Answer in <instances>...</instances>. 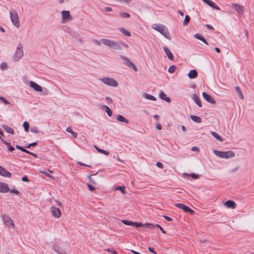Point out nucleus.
I'll use <instances>...</instances> for the list:
<instances>
[{"label":"nucleus","mask_w":254,"mask_h":254,"mask_svg":"<svg viewBox=\"0 0 254 254\" xmlns=\"http://www.w3.org/2000/svg\"><path fill=\"white\" fill-rule=\"evenodd\" d=\"M101 41L103 45L108 47L112 51H121L123 47L128 48V45L127 43L121 41H115L108 39H102Z\"/></svg>","instance_id":"obj_1"},{"label":"nucleus","mask_w":254,"mask_h":254,"mask_svg":"<svg viewBox=\"0 0 254 254\" xmlns=\"http://www.w3.org/2000/svg\"><path fill=\"white\" fill-rule=\"evenodd\" d=\"M152 28L160 33L166 38L169 40L171 39V37L168 28L164 25L161 24H154L152 25Z\"/></svg>","instance_id":"obj_2"},{"label":"nucleus","mask_w":254,"mask_h":254,"mask_svg":"<svg viewBox=\"0 0 254 254\" xmlns=\"http://www.w3.org/2000/svg\"><path fill=\"white\" fill-rule=\"evenodd\" d=\"M214 154L218 157L224 159H229L234 157L235 155L234 152L231 150L227 151H221L217 150H213Z\"/></svg>","instance_id":"obj_3"},{"label":"nucleus","mask_w":254,"mask_h":254,"mask_svg":"<svg viewBox=\"0 0 254 254\" xmlns=\"http://www.w3.org/2000/svg\"><path fill=\"white\" fill-rule=\"evenodd\" d=\"M23 46L21 43H19L18 47L13 56L12 59L13 61H19L23 56Z\"/></svg>","instance_id":"obj_4"},{"label":"nucleus","mask_w":254,"mask_h":254,"mask_svg":"<svg viewBox=\"0 0 254 254\" xmlns=\"http://www.w3.org/2000/svg\"><path fill=\"white\" fill-rule=\"evenodd\" d=\"M10 20L13 23V24L17 28H19L20 27V22L18 16V14L17 12L15 10L13 12H10Z\"/></svg>","instance_id":"obj_5"},{"label":"nucleus","mask_w":254,"mask_h":254,"mask_svg":"<svg viewBox=\"0 0 254 254\" xmlns=\"http://www.w3.org/2000/svg\"><path fill=\"white\" fill-rule=\"evenodd\" d=\"M174 206L182 209L185 212L190 213L191 215H193L195 213V211L193 210L183 203H175Z\"/></svg>","instance_id":"obj_6"},{"label":"nucleus","mask_w":254,"mask_h":254,"mask_svg":"<svg viewBox=\"0 0 254 254\" xmlns=\"http://www.w3.org/2000/svg\"><path fill=\"white\" fill-rule=\"evenodd\" d=\"M101 80L104 83L110 86L117 87L118 85L117 81L112 78L105 77L102 78Z\"/></svg>","instance_id":"obj_7"},{"label":"nucleus","mask_w":254,"mask_h":254,"mask_svg":"<svg viewBox=\"0 0 254 254\" xmlns=\"http://www.w3.org/2000/svg\"><path fill=\"white\" fill-rule=\"evenodd\" d=\"M2 219L4 224L8 228L13 227L14 224L12 219L8 215L3 214L1 215Z\"/></svg>","instance_id":"obj_8"},{"label":"nucleus","mask_w":254,"mask_h":254,"mask_svg":"<svg viewBox=\"0 0 254 254\" xmlns=\"http://www.w3.org/2000/svg\"><path fill=\"white\" fill-rule=\"evenodd\" d=\"M61 13L63 22H65L66 21H69L71 19L72 17L70 14L69 11L63 10Z\"/></svg>","instance_id":"obj_9"},{"label":"nucleus","mask_w":254,"mask_h":254,"mask_svg":"<svg viewBox=\"0 0 254 254\" xmlns=\"http://www.w3.org/2000/svg\"><path fill=\"white\" fill-rule=\"evenodd\" d=\"M51 211L52 215L57 218H60L62 215L61 211L60 208L55 206H52L51 207Z\"/></svg>","instance_id":"obj_10"},{"label":"nucleus","mask_w":254,"mask_h":254,"mask_svg":"<svg viewBox=\"0 0 254 254\" xmlns=\"http://www.w3.org/2000/svg\"><path fill=\"white\" fill-rule=\"evenodd\" d=\"M67 32L70 34L71 36H72L73 38H75L77 42H78L79 43L82 42V38L79 35V34L77 32L72 31L70 29L69 31H68Z\"/></svg>","instance_id":"obj_11"},{"label":"nucleus","mask_w":254,"mask_h":254,"mask_svg":"<svg viewBox=\"0 0 254 254\" xmlns=\"http://www.w3.org/2000/svg\"><path fill=\"white\" fill-rule=\"evenodd\" d=\"M203 98L208 103L212 104H215L216 103L215 100L212 97L211 95L207 94L205 92H203L202 93Z\"/></svg>","instance_id":"obj_12"},{"label":"nucleus","mask_w":254,"mask_h":254,"mask_svg":"<svg viewBox=\"0 0 254 254\" xmlns=\"http://www.w3.org/2000/svg\"><path fill=\"white\" fill-rule=\"evenodd\" d=\"M29 84V86L33 88L35 91L38 92H41L42 91V87L33 81H30Z\"/></svg>","instance_id":"obj_13"},{"label":"nucleus","mask_w":254,"mask_h":254,"mask_svg":"<svg viewBox=\"0 0 254 254\" xmlns=\"http://www.w3.org/2000/svg\"><path fill=\"white\" fill-rule=\"evenodd\" d=\"M10 190L8 185L5 183L0 182V192L6 193Z\"/></svg>","instance_id":"obj_14"},{"label":"nucleus","mask_w":254,"mask_h":254,"mask_svg":"<svg viewBox=\"0 0 254 254\" xmlns=\"http://www.w3.org/2000/svg\"><path fill=\"white\" fill-rule=\"evenodd\" d=\"M0 175L7 178H10L12 176L10 172L8 171L1 166H0Z\"/></svg>","instance_id":"obj_15"},{"label":"nucleus","mask_w":254,"mask_h":254,"mask_svg":"<svg viewBox=\"0 0 254 254\" xmlns=\"http://www.w3.org/2000/svg\"><path fill=\"white\" fill-rule=\"evenodd\" d=\"M202 1L209 5L210 7L216 9V10H220V8L217 6L213 1L211 0H202Z\"/></svg>","instance_id":"obj_16"},{"label":"nucleus","mask_w":254,"mask_h":254,"mask_svg":"<svg viewBox=\"0 0 254 254\" xmlns=\"http://www.w3.org/2000/svg\"><path fill=\"white\" fill-rule=\"evenodd\" d=\"M52 249L55 252L58 254H66L65 252L63 249L59 247V246L56 244L53 245Z\"/></svg>","instance_id":"obj_17"},{"label":"nucleus","mask_w":254,"mask_h":254,"mask_svg":"<svg viewBox=\"0 0 254 254\" xmlns=\"http://www.w3.org/2000/svg\"><path fill=\"white\" fill-rule=\"evenodd\" d=\"M232 5L239 14L243 13L244 11V7L243 6L240 5L238 3H232Z\"/></svg>","instance_id":"obj_18"},{"label":"nucleus","mask_w":254,"mask_h":254,"mask_svg":"<svg viewBox=\"0 0 254 254\" xmlns=\"http://www.w3.org/2000/svg\"><path fill=\"white\" fill-rule=\"evenodd\" d=\"M224 205L228 208L234 209L236 207V203L231 200H228L225 202Z\"/></svg>","instance_id":"obj_19"},{"label":"nucleus","mask_w":254,"mask_h":254,"mask_svg":"<svg viewBox=\"0 0 254 254\" xmlns=\"http://www.w3.org/2000/svg\"><path fill=\"white\" fill-rule=\"evenodd\" d=\"M159 96L162 100H164L168 103H170L171 102L170 98L167 97L166 94L162 90L160 91Z\"/></svg>","instance_id":"obj_20"},{"label":"nucleus","mask_w":254,"mask_h":254,"mask_svg":"<svg viewBox=\"0 0 254 254\" xmlns=\"http://www.w3.org/2000/svg\"><path fill=\"white\" fill-rule=\"evenodd\" d=\"M192 99L194 101V102L197 105V106L199 107H201L202 106L201 100L199 97L197 96L196 94H192Z\"/></svg>","instance_id":"obj_21"},{"label":"nucleus","mask_w":254,"mask_h":254,"mask_svg":"<svg viewBox=\"0 0 254 254\" xmlns=\"http://www.w3.org/2000/svg\"><path fill=\"white\" fill-rule=\"evenodd\" d=\"M163 50H164L165 54H166L168 58L170 60H173L174 56H173V54L171 53V52L170 51V49L168 47H164Z\"/></svg>","instance_id":"obj_22"},{"label":"nucleus","mask_w":254,"mask_h":254,"mask_svg":"<svg viewBox=\"0 0 254 254\" xmlns=\"http://www.w3.org/2000/svg\"><path fill=\"white\" fill-rule=\"evenodd\" d=\"M188 77L190 79H194L196 78L198 75V73L195 69H191L188 74Z\"/></svg>","instance_id":"obj_23"},{"label":"nucleus","mask_w":254,"mask_h":254,"mask_svg":"<svg viewBox=\"0 0 254 254\" xmlns=\"http://www.w3.org/2000/svg\"><path fill=\"white\" fill-rule=\"evenodd\" d=\"M1 127H3V128L4 129V130L11 134H14V131L13 128L9 127L8 125H3L1 126Z\"/></svg>","instance_id":"obj_24"},{"label":"nucleus","mask_w":254,"mask_h":254,"mask_svg":"<svg viewBox=\"0 0 254 254\" xmlns=\"http://www.w3.org/2000/svg\"><path fill=\"white\" fill-rule=\"evenodd\" d=\"M116 119L119 122L124 123L127 124H128L129 123L128 120L121 115H118Z\"/></svg>","instance_id":"obj_25"},{"label":"nucleus","mask_w":254,"mask_h":254,"mask_svg":"<svg viewBox=\"0 0 254 254\" xmlns=\"http://www.w3.org/2000/svg\"><path fill=\"white\" fill-rule=\"evenodd\" d=\"M235 91H236V93L237 95V96L240 98V99H244V96L241 90V89L240 88V87L239 86H236L235 87Z\"/></svg>","instance_id":"obj_26"},{"label":"nucleus","mask_w":254,"mask_h":254,"mask_svg":"<svg viewBox=\"0 0 254 254\" xmlns=\"http://www.w3.org/2000/svg\"><path fill=\"white\" fill-rule=\"evenodd\" d=\"M194 37L196 39L200 40L201 41H202L203 43H204L206 45H208V44L207 41L206 40V39L203 36H202L200 34H199L198 33H196L194 35Z\"/></svg>","instance_id":"obj_27"},{"label":"nucleus","mask_w":254,"mask_h":254,"mask_svg":"<svg viewBox=\"0 0 254 254\" xmlns=\"http://www.w3.org/2000/svg\"><path fill=\"white\" fill-rule=\"evenodd\" d=\"M190 118L196 123H200L202 122L201 118L195 115H190Z\"/></svg>","instance_id":"obj_28"},{"label":"nucleus","mask_w":254,"mask_h":254,"mask_svg":"<svg viewBox=\"0 0 254 254\" xmlns=\"http://www.w3.org/2000/svg\"><path fill=\"white\" fill-rule=\"evenodd\" d=\"M2 142L7 146V149L9 151L12 152L15 150L14 147L11 146L10 143L5 141L4 139H2Z\"/></svg>","instance_id":"obj_29"},{"label":"nucleus","mask_w":254,"mask_h":254,"mask_svg":"<svg viewBox=\"0 0 254 254\" xmlns=\"http://www.w3.org/2000/svg\"><path fill=\"white\" fill-rule=\"evenodd\" d=\"M94 146L95 147V149L98 151V152L99 153L103 154H104V155H105L106 156L109 155V151H106L105 150H104L103 149L100 148L98 146H97L96 145H94Z\"/></svg>","instance_id":"obj_30"},{"label":"nucleus","mask_w":254,"mask_h":254,"mask_svg":"<svg viewBox=\"0 0 254 254\" xmlns=\"http://www.w3.org/2000/svg\"><path fill=\"white\" fill-rule=\"evenodd\" d=\"M211 135L219 141H223V138L215 131H211Z\"/></svg>","instance_id":"obj_31"},{"label":"nucleus","mask_w":254,"mask_h":254,"mask_svg":"<svg viewBox=\"0 0 254 254\" xmlns=\"http://www.w3.org/2000/svg\"><path fill=\"white\" fill-rule=\"evenodd\" d=\"M119 30L121 32H122L124 35H125L126 36L130 37L131 36V33H130V32L123 27L120 28Z\"/></svg>","instance_id":"obj_32"},{"label":"nucleus","mask_w":254,"mask_h":254,"mask_svg":"<svg viewBox=\"0 0 254 254\" xmlns=\"http://www.w3.org/2000/svg\"><path fill=\"white\" fill-rule=\"evenodd\" d=\"M103 108L105 109V111L109 117H111L112 116V111L108 106L104 105L103 106Z\"/></svg>","instance_id":"obj_33"},{"label":"nucleus","mask_w":254,"mask_h":254,"mask_svg":"<svg viewBox=\"0 0 254 254\" xmlns=\"http://www.w3.org/2000/svg\"><path fill=\"white\" fill-rule=\"evenodd\" d=\"M121 58L124 61L125 64H126L127 67H128L129 65H131L132 62H130L127 57L121 55Z\"/></svg>","instance_id":"obj_34"},{"label":"nucleus","mask_w":254,"mask_h":254,"mask_svg":"<svg viewBox=\"0 0 254 254\" xmlns=\"http://www.w3.org/2000/svg\"><path fill=\"white\" fill-rule=\"evenodd\" d=\"M66 131L68 132H69L72 134L73 137L74 138H76L77 137V133L73 131L70 127H68L66 128Z\"/></svg>","instance_id":"obj_35"},{"label":"nucleus","mask_w":254,"mask_h":254,"mask_svg":"<svg viewBox=\"0 0 254 254\" xmlns=\"http://www.w3.org/2000/svg\"><path fill=\"white\" fill-rule=\"evenodd\" d=\"M142 227L148 228L149 229H153L155 227V225H154L152 223H146L145 224H143V226H142Z\"/></svg>","instance_id":"obj_36"},{"label":"nucleus","mask_w":254,"mask_h":254,"mask_svg":"<svg viewBox=\"0 0 254 254\" xmlns=\"http://www.w3.org/2000/svg\"><path fill=\"white\" fill-rule=\"evenodd\" d=\"M144 97L146 99L150 100L156 101V98L154 96H153V95H150V94L145 93L144 94Z\"/></svg>","instance_id":"obj_37"},{"label":"nucleus","mask_w":254,"mask_h":254,"mask_svg":"<svg viewBox=\"0 0 254 254\" xmlns=\"http://www.w3.org/2000/svg\"><path fill=\"white\" fill-rule=\"evenodd\" d=\"M116 190H120L122 193L126 194V187L125 186H117L115 188Z\"/></svg>","instance_id":"obj_38"},{"label":"nucleus","mask_w":254,"mask_h":254,"mask_svg":"<svg viewBox=\"0 0 254 254\" xmlns=\"http://www.w3.org/2000/svg\"><path fill=\"white\" fill-rule=\"evenodd\" d=\"M23 126L24 128L25 131L28 132L29 131L30 127L29 124L28 123V122L27 121L24 122L23 124Z\"/></svg>","instance_id":"obj_39"},{"label":"nucleus","mask_w":254,"mask_h":254,"mask_svg":"<svg viewBox=\"0 0 254 254\" xmlns=\"http://www.w3.org/2000/svg\"><path fill=\"white\" fill-rule=\"evenodd\" d=\"M190 16L189 15H186L185 19L183 22V25L184 26L187 25L189 24V23L190 22Z\"/></svg>","instance_id":"obj_40"},{"label":"nucleus","mask_w":254,"mask_h":254,"mask_svg":"<svg viewBox=\"0 0 254 254\" xmlns=\"http://www.w3.org/2000/svg\"><path fill=\"white\" fill-rule=\"evenodd\" d=\"M131 224V226H133L135 228L142 227V226H143V223L141 222L132 221V223Z\"/></svg>","instance_id":"obj_41"},{"label":"nucleus","mask_w":254,"mask_h":254,"mask_svg":"<svg viewBox=\"0 0 254 254\" xmlns=\"http://www.w3.org/2000/svg\"><path fill=\"white\" fill-rule=\"evenodd\" d=\"M177 68V66L175 65H171L168 69V72L170 73H174Z\"/></svg>","instance_id":"obj_42"},{"label":"nucleus","mask_w":254,"mask_h":254,"mask_svg":"<svg viewBox=\"0 0 254 254\" xmlns=\"http://www.w3.org/2000/svg\"><path fill=\"white\" fill-rule=\"evenodd\" d=\"M122 222L124 224L127 225V226H131V225H132L131 224L132 223V221L128 220H126V219L122 220Z\"/></svg>","instance_id":"obj_43"},{"label":"nucleus","mask_w":254,"mask_h":254,"mask_svg":"<svg viewBox=\"0 0 254 254\" xmlns=\"http://www.w3.org/2000/svg\"><path fill=\"white\" fill-rule=\"evenodd\" d=\"M119 15L122 18H129L130 17V15L127 12H120Z\"/></svg>","instance_id":"obj_44"},{"label":"nucleus","mask_w":254,"mask_h":254,"mask_svg":"<svg viewBox=\"0 0 254 254\" xmlns=\"http://www.w3.org/2000/svg\"><path fill=\"white\" fill-rule=\"evenodd\" d=\"M37 145V142H33L27 145L25 147L26 148H30L31 147H35Z\"/></svg>","instance_id":"obj_45"},{"label":"nucleus","mask_w":254,"mask_h":254,"mask_svg":"<svg viewBox=\"0 0 254 254\" xmlns=\"http://www.w3.org/2000/svg\"><path fill=\"white\" fill-rule=\"evenodd\" d=\"M0 101L3 103L5 105H8L10 104L9 102L2 96H0Z\"/></svg>","instance_id":"obj_46"},{"label":"nucleus","mask_w":254,"mask_h":254,"mask_svg":"<svg viewBox=\"0 0 254 254\" xmlns=\"http://www.w3.org/2000/svg\"><path fill=\"white\" fill-rule=\"evenodd\" d=\"M88 189L91 191H93L95 190L96 188L90 184H87Z\"/></svg>","instance_id":"obj_47"},{"label":"nucleus","mask_w":254,"mask_h":254,"mask_svg":"<svg viewBox=\"0 0 254 254\" xmlns=\"http://www.w3.org/2000/svg\"><path fill=\"white\" fill-rule=\"evenodd\" d=\"M97 174V173H96V174H93V176H94V175H96ZM92 176V175H88L87 176V177H88V178L89 179V181H90L91 183H92V184H96L95 182V181H94L92 179V178H91V176Z\"/></svg>","instance_id":"obj_48"},{"label":"nucleus","mask_w":254,"mask_h":254,"mask_svg":"<svg viewBox=\"0 0 254 254\" xmlns=\"http://www.w3.org/2000/svg\"><path fill=\"white\" fill-rule=\"evenodd\" d=\"M21 181L22 182L29 183L30 182V180L28 179V177L26 175L24 176L21 178Z\"/></svg>","instance_id":"obj_49"},{"label":"nucleus","mask_w":254,"mask_h":254,"mask_svg":"<svg viewBox=\"0 0 254 254\" xmlns=\"http://www.w3.org/2000/svg\"><path fill=\"white\" fill-rule=\"evenodd\" d=\"M31 131L33 133H38L39 130L36 127H31Z\"/></svg>","instance_id":"obj_50"},{"label":"nucleus","mask_w":254,"mask_h":254,"mask_svg":"<svg viewBox=\"0 0 254 254\" xmlns=\"http://www.w3.org/2000/svg\"><path fill=\"white\" fill-rule=\"evenodd\" d=\"M9 191L16 195L20 194V192L18 190L14 189L10 190Z\"/></svg>","instance_id":"obj_51"},{"label":"nucleus","mask_w":254,"mask_h":254,"mask_svg":"<svg viewBox=\"0 0 254 254\" xmlns=\"http://www.w3.org/2000/svg\"><path fill=\"white\" fill-rule=\"evenodd\" d=\"M155 227L158 228L163 234H166V232L163 229V228L158 224L155 225Z\"/></svg>","instance_id":"obj_52"},{"label":"nucleus","mask_w":254,"mask_h":254,"mask_svg":"<svg viewBox=\"0 0 254 254\" xmlns=\"http://www.w3.org/2000/svg\"><path fill=\"white\" fill-rule=\"evenodd\" d=\"M7 67V64L6 63H2L1 64H0V68L2 69V70H4V69H6Z\"/></svg>","instance_id":"obj_53"},{"label":"nucleus","mask_w":254,"mask_h":254,"mask_svg":"<svg viewBox=\"0 0 254 254\" xmlns=\"http://www.w3.org/2000/svg\"><path fill=\"white\" fill-rule=\"evenodd\" d=\"M190 176L193 179H197L199 178V175L198 174L191 173Z\"/></svg>","instance_id":"obj_54"},{"label":"nucleus","mask_w":254,"mask_h":254,"mask_svg":"<svg viewBox=\"0 0 254 254\" xmlns=\"http://www.w3.org/2000/svg\"><path fill=\"white\" fill-rule=\"evenodd\" d=\"M15 147H16L17 149H19V150H21L22 152V151L24 150V149H25V147H23V146H20V145H17V144H16V145H15Z\"/></svg>","instance_id":"obj_55"},{"label":"nucleus","mask_w":254,"mask_h":254,"mask_svg":"<svg viewBox=\"0 0 254 254\" xmlns=\"http://www.w3.org/2000/svg\"><path fill=\"white\" fill-rule=\"evenodd\" d=\"M128 67H131L135 71H137L136 66L132 63H131V65H129Z\"/></svg>","instance_id":"obj_56"},{"label":"nucleus","mask_w":254,"mask_h":254,"mask_svg":"<svg viewBox=\"0 0 254 254\" xmlns=\"http://www.w3.org/2000/svg\"><path fill=\"white\" fill-rule=\"evenodd\" d=\"M148 250L149 251L153 254H157V253L154 251V249L151 247H148Z\"/></svg>","instance_id":"obj_57"},{"label":"nucleus","mask_w":254,"mask_h":254,"mask_svg":"<svg viewBox=\"0 0 254 254\" xmlns=\"http://www.w3.org/2000/svg\"><path fill=\"white\" fill-rule=\"evenodd\" d=\"M156 166L159 168H163L164 166H163V164L161 163V162H157V163H156Z\"/></svg>","instance_id":"obj_58"},{"label":"nucleus","mask_w":254,"mask_h":254,"mask_svg":"<svg viewBox=\"0 0 254 254\" xmlns=\"http://www.w3.org/2000/svg\"><path fill=\"white\" fill-rule=\"evenodd\" d=\"M77 164H78L80 166H87V167H91L90 165H88L85 164H84L83 163H82L81 162H79V161L77 162Z\"/></svg>","instance_id":"obj_59"},{"label":"nucleus","mask_w":254,"mask_h":254,"mask_svg":"<svg viewBox=\"0 0 254 254\" xmlns=\"http://www.w3.org/2000/svg\"><path fill=\"white\" fill-rule=\"evenodd\" d=\"M163 217L164 218V219L168 221H171L173 220L172 218H171L170 217H169V216H166V215H164L163 216Z\"/></svg>","instance_id":"obj_60"},{"label":"nucleus","mask_w":254,"mask_h":254,"mask_svg":"<svg viewBox=\"0 0 254 254\" xmlns=\"http://www.w3.org/2000/svg\"><path fill=\"white\" fill-rule=\"evenodd\" d=\"M93 42H94V43L96 45H98V46H100V45H101V41H98V40L94 39V40H93Z\"/></svg>","instance_id":"obj_61"},{"label":"nucleus","mask_w":254,"mask_h":254,"mask_svg":"<svg viewBox=\"0 0 254 254\" xmlns=\"http://www.w3.org/2000/svg\"><path fill=\"white\" fill-rule=\"evenodd\" d=\"M192 151H197L198 152L199 149V148L196 147V146H193L191 148V149Z\"/></svg>","instance_id":"obj_62"},{"label":"nucleus","mask_w":254,"mask_h":254,"mask_svg":"<svg viewBox=\"0 0 254 254\" xmlns=\"http://www.w3.org/2000/svg\"><path fill=\"white\" fill-rule=\"evenodd\" d=\"M205 26L209 30H214V28L210 24H206Z\"/></svg>","instance_id":"obj_63"},{"label":"nucleus","mask_w":254,"mask_h":254,"mask_svg":"<svg viewBox=\"0 0 254 254\" xmlns=\"http://www.w3.org/2000/svg\"><path fill=\"white\" fill-rule=\"evenodd\" d=\"M105 10L106 12H109V11H111L112 10V9L110 7H106L105 8Z\"/></svg>","instance_id":"obj_64"}]
</instances>
